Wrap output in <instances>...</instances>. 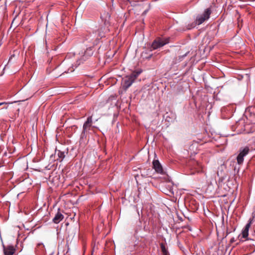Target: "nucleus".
Segmentation results:
<instances>
[{"label":"nucleus","instance_id":"1","mask_svg":"<svg viewBox=\"0 0 255 255\" xmlns=\"http://www.w3.org/2000/svg\"><path fill=\"white\" fill-rule=\"evenodd\" d=\"M140 73V72H133L129 76H126L123 78L122 80L123 87L127 89L130 87Z\"/></svg>","mask_w":255,"mask_h":255},{"label":"nucleus","instance_id":"2","mask_svg":"<svg viewBox=\"0 0 255 255\" xmlns=\"http://www.w3.org/2000/svg\"><path fill=\"white\" fill-rule=\"evenodd\" d=\"M211 14V10L209 8L205 9L204 12L201 14L197 16L195 22L196 25H200L203 23L205 20L209 19Z\"/></svg>","mask_w":255,"mask_h":255},{"label":"nucleus","instance_id":"3","mask_svg":"<svg viewBox=\"0 0 255 255\" xmlns=\"http://www.w3.org/2000/svg\"><path fill=\"white\" fill-rule=\"evenodd\" d=\"M250 149L248 146L241 148L239 150V153L237 157V162L239 164H242L244 160V157L249 152Z\"/></svg>","mask_w":255,"mask_h":255},{"label":"nucleus","instance_id":"4","mask_svg":"<svg viewBox=\"0 0 255 255\" xmlns=\"http://www.w3.org/2000/svg\"><path fill=\"white\" fill-rule=\"evenodd\" d=\"M96 113H97V111L95 112L93 111L92 115L87 118V121L84 124L83 127L84 133L87 132L90 130L92 124V118L95 116Z\"/></svg>","mask_w":255,"mask_h":255},{"label":"nucleus","instance_id":"5","mask_svg":"<svg viewBox=\"0 0 255 255\" xmlns=\"http://www.w3.org/2000/svg\"><path fill=\"white\" fill-rule=\"evenodd\" d=\"M169 42L168 39L166 38L164 39H159L155 40L151 45V47L153 49H156L158 48H160L166 44H167Z\"/></svg>","mask_w":255,"mask_h":255},{"label":"nucleus","instance_id":"6","mask_svg":"<svg viewBox=\"0 0 255 255\" xmlns=\"http://www.w3.org/2000/svg\"><path fill=\"white\" fill-rule=\"evenodd\" d=\"M152 164L153 168L157 173L161 174H163L162 167L158 160H154L152 162Z\"/></svg>","mask_w":255,"mask_h":255},{"label":"nucleus","instance_id":"7","mask_svg":"<svg viewBox=\"0 0 255 255\" xmlns=\"http://www.w3.org/2000/svg\"><path fill=\"white\" fill-rule=\"evenodd\" d=\"M15 251V249L12 246L7 247L3 246V252L4 255H13Z\"/></svg>","mask_w":255,"mask_h":255},{"label":"nucleus","instance_id":"8","mask_svg":"<svg viewBox=\"0 0 255 255\" xmlns=\"http://www.w3.org/2000/svg\"><path fill=\"white\" fill-rule=\"evenodd\" d=\"M251 222L250 221L249 223L246 224L245 227L243 230L242 232L241 233L242 238L246 239L247 238L249 235V228L251 227Z\"/></svg>","mask_w":255,"mask_h":255},{"label":"nucleus","instance_id":"9","mask_svg":"<svg viewBox=\"0 0 255 255\" xmlns=\"http://www.w3.org/2000/svg\"><path fill=\"white\" fill-rule=\"evenodd\" d=\"M63 215L61 213L58 212L53 219V221L54 223L58 224L63 220Z\"/></svg>","mask_w":255,"mask_h":255},{"label":"nucleus","instance_id":"10","mask_svg":"<svg viewBox=\"0 0 255 255\" xmlns=\"http://www.w3.org/2000/svg\"><path fill=\"white\" fill-rule=\"evenodd\" d=\"M6 104V103H4V102H3V103H0V106L2 105H3V104Z\"/></svg>","mask_w":255,"mask_h":255},{"label":"nucleus","instance_id":"11","mask_svg":"<svg viewBox=\"0 0 255 255\" xmlns=\"http://www.w3.org/2000/svg\"><path fill=\"white\" fill-rule=\"evenodd\" d=\"M162 251H164V250H165L164 247H163L162 246Z\"/></svg>","mask_w":255,"mask_h":255},{"label":"nucleus","instance_id":"12","mask_svg":"<svg viewBox=\"0 0 255 255\" xmlns=\"http://www.w3.org/2000/svg\"><path fill=\"white\" fill-rule=\"evenodd\" d=\"M74 71V69L72 68L71 70V72H72Z\"/></svg>","mask_w":255,"mask_h":255},{"label":"nucleus","instance_id":"13","mask_svg":"<svg viewBox=\"0 0 255 255\" xmlns=\"http://www.w3.org/2000/svg\"><path fill=\"white\" fill-rule=\"evenodd\" d=\"M99 118V117H98V118H97V119H96V121H98V118Z\"/></svg>","mask_w":255,"mask_h":255},{"label":"nucleus","instance_id":"14","mask_svg":"<svg viewBox=\"0 0 255 255\" xmlns=\"http://www.w3.org/2000/svg\"><path fill=\"white\" fill-rule=\"evenodd\" d=\"M100 36H102L103 35L102 34H99Z\"/></svg>","mask_w":255,"mask_h":255}]
</instances>
